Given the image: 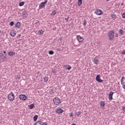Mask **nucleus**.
<instances>
[{"label": "nucleus", "instance_id": "nucleus-36", "mask_svg": "<svg viewBox=\"0 0 125 125\" xmlns=\"http://www.w3.org/2000/svg\"><path fill=\"white\" fill-rule=\"evenodd\" d=\"M22 15H26V11H23L22 13Z\"/></svg>", "mask_w": 125, "mask_h": 125}, {"label": "nucleus", "instance_id": "nucleus-30", "mask_svg": "<svg viewBox=\"0 0 125 125\" xmlns=\"http://www.w3.org/2000/svg\"><path fill=\"white\" fill-rule=\"evenodd\" d=\"M82 114V112L79 111L77 113V117H79L80 115Z\"/></svg>", "mask_w": 125, "mask_h": 125}, {"label": "nucleus", "instance_id": "nucleus-5", "mask_svg": "<svg viewBox=\"0 0 125 125\" xmlns=\"http://www.w3.org/2000/svg\"><path fill=\"white\" fill-rule=\"evenodd\" d=\"M121 84L123 85V88L125 89V77L123 76L121 79Z\"/></svg>", "mask_w": 125, "mask_h": 125}, {"label": "nucleus", "instance_id": "nucleus-25", "mask_svg": "<svg viewBox=\"0 0 125 125\" xmlns=\"http://www.w3.org/2000/svg\"><path fill=\"white\" fill-rule=\"evenodd\" d=\"M38 34L39 35H42V34H43V30H40L38 31Z\"/></svg>", "mask_w": 125, "mask_h": 125}, {"label": "nucleus", "instance_id": "nucleus-18", "mask_svg": "<svg viewBox=\"0 0 125 125\" xmlns=\"http://www.w3.org/2000/svg\"><path fill=\"white\" fill-rule=\"evenodd\" d=\"M34 125H42V121H39L34 124Z\"/></svg>", "mask_w": 125, "mask_h": 125}, {"label": "nucleus", "instance_id": "nucleus-47", "mask_svg": "<svg viewBox=\"0 0 125 125\" xmlns=\"http://www.w3.org/2000/svg\"><path fill=\"white\" fill-rule=\"evenodd\" d=\"M71 125H76L75 124H72Z\"/></svg>", "mask_w": 125, "mask_h": 125}, {"label": "nucleus", "instance_id": "nucleus-16", "mask_svg": "<svg viewBox=\"0 0 125 125\" xmlns=\"http://www.w3.org/2000/svg\"><path fill=\"white\" fill-rule=\"evenodd\" d=\"M20 26H21V24L20 23V22L18 21L16 23V28H20Z\"/></svg>", "mask_w": 125, "mask_h": 125}, {"label": "nucleus", "instance_id": "nucleus-6", "mask_svg": "<svg viewBox=\"0 0 125 125\" xmlns=\"http://www.w3.org/2000/svg\"><path fill=\"white\" fill-rule=\"evenodd\" d=\"M19 98L21 100L24 101V100H26V99H27V96H26V95H25L21 94V95H20L19 96Z\"/></svg>", "mask_w": 125, "mask_h": 125}, {"label": "nucleus", "instance_id": "nucleus-28", "mask_svg": "<svg viewBox=\"0 0 125 125\" xmlns=\"http://www.w3.org/2000/svg\"><path fill=\"white\" fill-rule=\"evenodd\" d=\"M119 33L121 34V35H123L124 34V30L122 29H120Z\"/></svg>", "mask_w": 125, "mask_h": 125}, {"label": "nucleus", "instance_id": "nucleus-40", "mask_svg": "<svg viewBox=\"0 0 125 125\" xmlns=\"http://www.w3.org/2000/svg\"><path fill=\"white\" fill-rule=\"evenodd\" d=\"M122 54L125 55V50H124L122 52Z\"/></svg>", "mask_w": 125, "mask_h": 125}, {"label": "nucleus", "instance_id": "nucleus-45", "mask_svg": "<svg viewBox=\"0 0 125 125\" xmlns=\"http://www.w3.org/2000/svg\"><path fill=\"white\" fill-rule=\"evenodd\" d=\"M118 36H119V35L116 34V38H117V37H118Z\"/></svg>", "mask_w": 125, "mask_h": 125}, {"label": "nucleus", "instance_id": "nucleus-34", "mask_svg": "<svg viewBox=\"0 0 125 125\" xmlns=\"http://www.w3.org/2000/svg\"><path fill=\"white\" fill-rule=\"evenodd\" d=\"M41 125H47V124H46V122H44V123L42 122L41 123Z\"/></svg>", "mask_w": 125, "mask_h": 125}, {"label": "nucleus", "instance_id": "nucleus-32", "mask_svg": "<svg viewBox=\"0 0 125 125\" xmlns=\"http://www.w3.org/2000/svg\"><path fill=\"white\" fill-rule=\"evenodd\" d=\"M2 51L0 52V57H2V56H4V55H3V54H2Z\"/></svg>", "mask_w": 125, "mask_h": 125}, {"label": "nucleus", "instance_id": "nucleus-15", "mask_svg": "<svg viewBox=\"0 0 125 125\" xmlns=\"http://www.w3.org/2000/svg\"><path fill=\"white\" fill-rule=\"evenodd\" d=\"M56 13H57V12H56V10H54L53 11H52V13H51V16H54V15H55Z\"/></svg>", "mask_w": 125, "mask_h": 125}, {"label": "nucleus", "instance_id": "nucleus-4", "mask_svg": "<svg viewBox=\"0 0 125 125\" xmlns=\"http://www.w3.org/2000/svg\"><path fill=\"white\" fill-rule=\"evenodd\" d=\"M48 1V0H45L44 2H41L39 5V8L40 9H42V8L43 7H45V4L47 3Z\"/></svg>", "mask_w": 125, "mask_h": 125}, {"label": "nucleus", "instance_id": "nucleus-23", "mask_svg": "<svg viewBox=\"0 0 125 125\" xmlns=\"http://www.w3.org/2000/svg\"><path fill=\"white\" fill-rule=\"evenodd\" d=\"M48 77H46V76H45L44 78H43V80H44V82H45V83H46V82H47L48 81Z\"/></svg>", "mask_w": 125, "mask_h": 125}, {"label": "nucleus", "instance_id": "nucleus-39", "mask_svg": "<svg viewBox=\"0 0 125 125\" xmlns=\"http://www.w3.org/2000/svg\"><path fill=\"white\" fill-rule=\"evenodd\" d=\"M122 111H123V112H125V106H124L122 109Z\"/></svg>", "mask_w": 125, "mask_h": 125}, {"label": "nucleus", "instance_id": "nucleus-13", "mask_svg": "<svg viewBox=\"0 0 125 125\" xmlns=\"http://www.w3.org/2000/svg\"><path fill=\"white\" fill-rule=\"evenodd\" d=\"M0 58L3 61H6L7 59V58L6 57V54H5V55L1 57Z\"/></svg>", "mask_w": 125, "mask_h": 125}, {"label": "nucleus", "instance_id": "nucleus-21", "mask_svg": "<svg viewBox=\"0 0 125 125\" xmlns=\"http://www.w3.org/2000/svg\"><path fill=\"white\" fill-rule=\"evenodd\" d=\"M93 62H94V63H95V64H98L99 61H98V60H97L96 59H94Z\"/></svg>", "mask_w": 125, "mask_h": 125}, {"label": "nucleus", "instance_id": "nucleus-26", "mask_svg": "<svg viewBox=\"0 0 125 125\" xmlns=\"http://www.w3.org/2000/svg\"><path fill=\"white\" fill-rule=\"evenodd\" d=\"M49 54H50V55H53V54H54V52L52 50H50L49 51Z\"/></svg>", "mask_w": 125, "mask_h": 125}, {"label": "nucleus", "instance_id": "nucleus-2", "mask_svg": "<svg viewBox=\"0 0 125 125\" xmlns=\"http://www.w3.org/2000/svg\"><path fill=\"white\" fill-rule=\"evenodd\" d=\"M8 99L10 101H13L14 99H15V96L14 95V94H13V92H11L8 95Z\"/></svg>", "mask_w": 125, "mask_h": 125}, {"label": "nucleus", "instance_id": "nucleus-1", "mask_svg": "<svg viewBox=\"0 0 125 125\" xmlns=\"http://www.w3.org/2000/svg\"><path fill=\"white\" fill-rule=\"evenodd\" d=\"M108 37L109 38V41H113L114 40V38H115V32H114V30L109 31L108 34Z\"/></svg>", "mask_w": 125, "mask_h": 125}, {"label": "nucleus", "instance_id": "nucleus-7", "mask_svg": "<svg viewBox=\"0 0 125 125\" xmlns=\"http://www.w3.org/2000/svg\"><path fill=\"white\" fill-rule=\"evenodd\" d=\"M10 35L11 37H15V36H16V31L15 30V29L11 30Z\"/></svg>", "mask_w": 125, "mask_h": 125}, {"label": "nucleus", "instance_id": "nucleus-10", "mask_svg": "<svg viewBox=\"0 0 125 125\" xmlns=\"http://www.w3.org/2000/svg\"><path fill=\"white\" fill-rule=\"evenodd\" d=\"M95 13L97 15H102V14H103L102 10L100 9H97L95 11Z\"/></svg>", "mask_w": 125, "mask_h": 125}, {"label": "nucleus", "instance_id": "nucleus-17", "mask_svg": "<svg viewBox=\"0 0 125 125\" xmlns=\"http://www.w3.org/2000/svg\"><path fill=\"white\" fill-rule=\"evenodd\" d=\"M78 6H81L83 4V1L82 0H78Z\"/></svg>", "mask_w": 125, "mask_h": 125}, {"label": "nucleus", "instance_id": "nucleus-44", "mask_svg": "<svg viewBox=\"0 0 125 125\" xmlns=\"http://www.w3.org/2000/svg\"><path fill=\"white\" fill-rule=\"evenodd\" d=\"M121 6H123V5H124V3H121Z\"/></svg>", "mask_w": 125, "mask_h": 125}, {"label": "nucleus", "instance_id": "nucleus-37", "mask_svg": "<svg viewBox=\"0 0 125 125\" xmlns=\"http://www.w3.org/2000/svg\"><path fill=\"white\" fill-rule=\"evenodd\" d=\"M69 18H70L69 17H67V18H65V20H66V21H67L69 20Z\"/></svg>", "mask_w": 125, "mask_h": 125}, {"label": "nucleus", "instance_id": "nucleus-3", "mask_svg": "<svg viewBox=\"0 0 125 125\" xmlns=\"http://www.w3.org/2000/svg\"><path fill=\"white\" fill-rule=\"evenodd\" d=\"M53 102L55 105H59V104H61L60 99L57 97L54 98Z\"/></svg>", "mask_w": 125, "mask_h": 125}, {"label": "nucleus", "instance_id": "nucleus-48", "mask_svg": "<svg viewBox=\"0 0 125 125\" xmlns=\"http://www.w3.org/2000/svg\"><path fill=\"white\" fill-rule=\"evenodd\" d=\"M0 32H1V31H0Z\"/></svg>", "mask_w": 125, "mask_h": 125}, {"label": "nucleus", "instance_id": "nucleus-43", "mask_svg": "<svg viewBox=\"0 0 125 125\" xmlns=\"http://www.w3.org/2000/svg\"><path fill=\"white\" fill-rule=\"evenodd\" d=\"M2 52H3L4 54H6V52H5V51H3Z\"/></svg>", "mask_w": 125, "mask_h": 125}, {"label": "nucleus", "instance_id": "nucleus-38", "mask_svg": "<svg viewBox=\"0 0 125 125\" xmlns=\"http://www.w3.org/2000/svg\"><path fill=\"white\" fill-rule=\"evenodd\" d=\"M21 37V35L20 34H19L17 36V39H19V38H20Z\"/></svg>", "mask_w": 125, "mask_h": 125}, {"label": "nucleus", "instance_id": "nucleus-11", "mask_svg": "<svg viewBox=\"0 0 125 125\" xmlns=\"http://www.w3.org/2000/svg\"><path fill=\"white\" fill-rule=\"evenodd\" d=\"M77 40L79 41L80 42H82L83 41V38L81 36H77Z\"/></svg>", "mask_w": 125, "mask_h": 125}, {"label": "nucleus", "instance_id": "nucleus-8", "mask_svg": "<svg viewBox=\"0 0 125 125\" xmlns=\"http://www.w3.org/2000/svg\"><path fill=\"white\" fill-rule=\"evenodd\" d=\"M64 112V110L61 108H57L56 111V114H58V115H60V114H62Z\"/></svg>", "mask_w": 125, "mask_h": 125}, {"label": "nucleus", "instance_id": "nucleus-33", "mask_svg": "<svg viewBox=\"0 0 125 125\" xmlns=\"http://www.w3.org/2000/svg\"><path fill=\"white\" fill-rule=\"evenodd\" d=\"M111 17L112 18H114L115 19H116V18L117 17V16H116L115 15H112Z\"/></svg>", "mask_w": 125, "mask_h": 125}, {"label": "nucleus", "instance_id": "nucleus-35", "mask_svg": "<svg viewBox=\"0 0 125 125\" xmlns=\"http://www.w3.org/2000/svg\"><path fill=\"white\" fill-rule=\"evenodd\" d=\"M122 17H123V18H124V19H125V13H124L122 14Z\"/></svg>", "mask_w": 125, "mask_h": 125}, {"label": "nucleus", "instance_id": "nucleus-14", "mask_svg": "<svg viewBox=\"0 0 125 125\" xmlns=\"http://www.w3.org/2000/svg\"><path fill=\"white\" fill-rule=\"evenodd\" d=\"M8 55H9V56H13V55H15V53L13 52H9L8 53Z\"/></svg>", "mask_w": 125, "mask_h": 125}, {"label": "nucleus", "instance_id": "nucleus-12", "mask_svg": "<svg viewBox=\"0 0 125 125\" xmlns=\"http://www.w3.org/2000/svg\"><path fill=\"white\" fill-rule=\"evenodd\" d=\"M113 94H114V93L113 92H110L109 93V94L108 96V98L109 100H112Z\"/></svg>", "mask_w": 125, "mask_h": 125}, {"label": "nucleus", "instance_id": "nucleus-20", "mask_svg": "<svg viewBox=\"0 0 125 125\" xmlns=\"http://www.w3.org/2000/svg\"><path fill=\"white\" fill-rule=\"evenodd\" d=\"M100 105L101 107H104L105 106V103L103 101L101 102Z\"/></svg>", "mask_w": 125, "mask_h": 125}, {"label": "nucleus", "instance_id": "nucleus-29", "mask_svg": "<svg viewBox=\"0 0 125 125\" xmlns=\"http://www.w3.org/2000/svg\"><path fill=\"white\" fill-rule=\"evenodd\" d=\"M9 25H10L11 26H13V25H14V21H11V22H10Z\"/></svg>", "mask_w": 125, "mask_h": 125}, {"label": "nucleus", "instance_id": "nucleus-41", "mask_svg": "<svg viewBox=\"0 0 125 125\" xmlns=\"http://www.w3.org/2000/svg\"><path fill=\"white\" fill-rule=\"evenodd\" d=\"M70 115H69V117H70V118H71V117H73V113H70Z\"/></svg>", "mask_w": 125, "mask_h": 125}, {"label": "nucleus", "instance_id": "nucleus-27", "mask_svg": "<svg viewBox=\"0 0 125 125\" xmlns=\"http://www.w3.org/2000/svg\"><path fill=\"white\" fill-rule=\"evenodd\" d=\"M34 108V104H31L29 105V109H33Z\"/></svg>", "mask_w": 125, "mask_h": 125}, {"label": "nucleus", "instance_id": "nucleus-42", "mask_svg": "<svg viewBox=\"0 0 125 125\" xmlns=\"http://www.w3.org/2000/svg\"><path fill=\"white\" fill-rule=\"evenodd\" d=\"M50 93L51 94H52V93H54V92H53V90H51L50 91Z\"/></svg>", "mask_w": 125, "mask_h": 125}, {"label": "nucleus", "instance_id": "nucleus-31", "mask_svg": "<svg viewBox=\"0 0 125 125\" xmlns=\"http://www.w3.org/2000/svg\"><path fill=\"white\" fill-rule=\"evenodd\" d=\"M83 26H85V25H86V21H85V20L83 21Z\"/></svg>", "mask_w": 125, "mask_h": 125}, {"label": "nucleus", "instance_id": "nucleus-24", "mask_svg": "<svg viewBox=\"0 0 125 125\" xmlns=\"http://www.w3.org/2000/svg\"><path fill=\"white\" fill-rule=\"evenodd\" d=\"M24 4H25V2L24 1L20 2L19 3V6H23V5H24Z\"/></svg>", "mask_w": 125, "mask_h": 125}, {"label": "nucleus", "instance_id": "nucleus-19", "mask_svg": "<svg viewBox=\"0 0 125 125\" xmlns=\"http://www.w3.org/2000/svg\"><path fill=\"white\" fill-rule=\"evenodd\" d=\"M64 67L66 68V70H71L72 67L70 65H65Z\"/></svg>", "mask_w": 125, "mask_h": 125}, {"label": "nucleus", "instance_id": "nucleus-9", "mask_svg": "<svg viewBox=\"0 0 125 125\" xmlns=\"http://www.w3.org/2000/svg\"><path fill=\"white\" fill-rule=\"evenodd\" d=\"M96 81L98 82V83H102V82H103V80L100 79V75H97L96 77Z\"/></svg>", "mask_w": 125, "mask_h": 125}, {"label": "nucleus", "instance_id": "nucleus-22", "mask_svg": "<svg viewBox=\"0 0 125 125\" xmlns=\"http://www.w3.org/2000/svg\"><path fill=\"white\" fill-rule=\"evenodd\" d=\"M38 116L37 115H35L34 116L33 119H34V122H37V120H38Z\"/></svg>", "mask_w": 125, "mask_h": 125}, {"label": "nucleus", "instance_id": "nucleus-46", "mask_svg": "<svg viewBox=\"0 0 125 125\" xmlns=\"http://www.w3.org/2000/svg\"><path fill=\"white\" fill-rule=\"evenodd\" d=\"M75 115H78V113L76 112V113H75Z\"/></svg>", "mask_w": 125, "mask_h": 125}]
</instances>
